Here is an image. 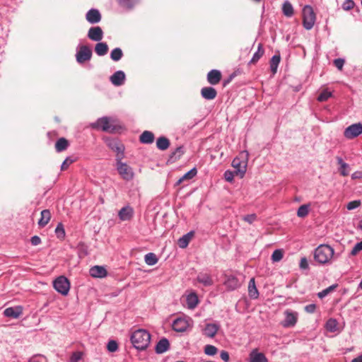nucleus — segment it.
<instances>
[{"label":"nucleus","instance_id":"f257e3e1","mask_svg":"<svg viewBox=\"0 0 362 362\" xmlns=\"http://www.w3.org/2000/svg\"><path fill=\"white\" fill-rule=\"evenodd\" d=\"M314 259L320 264H331L332 260L339 257L333 247L327 244L318 245L313 252Z\"/></svg>","mask_w":362,"mask_h":362},{"label":"nucleus","instance_id":"f03ea898","mask_svg":"<svg viewBox=\"0 0 362 362\" xmlns=\"http://www.w3.org/2000/svg\"><path fill=\"white\" fill-rule=\"evenodd\" d=\"M130 340L135 349L145 350L150 344L151 334L146 329H139L132 334Z\"/></svg>","mask_w":362,"mask_h":362},{"label":"nucleus","instance_id":"7ed1b4c3","mask_svg":"<svg viewBox=\"0 0 362 362\" xmlns=\"http://www.w3.org/2000/svg\"><path fill=\"white\" fill-rule=\"evenodd\" d=\"M113 119L107 117L99 118L92 127L95 129H100L102 131L108 133H115L121 127L113 124Z\"/></svg>","mask_w":362,"mask_h":362},{"label":"nucleus","instance_id":"20e7f679","mask_svg":"<svg viewBox=\"0 0 362 362\" xmlns=\"http://www.w3.org/2000/svg\"><path fill=\"white\" fill-rule=\"evenodd\" d=\"M123 158H116V168L123 180L130 181L134 178V173L132 167L122 161Z\"/></svg>","mask_w":362,"mask_h":362},{"label":"nucleus","instance_id":"39448f33","mask_svg":"<svg viewBox=\"0 0 362 362\" xmlns=\"http://www.w3.org/2000/svg\"><path fill=\"white\" fill-rule=\"evenodd\" d=\"M316 16L313 8L306 5L303 8V27L309 30H311L315 23Z\"/></svg>","mask_w":362,"mask_h":362},{"label":"nucleus","instance_id":"423d86ee","mask_svg":"<svg viewBox=\"0 0 362 362\" xmlns=\"http://www.w3.org/2000/svg\"><path fill=\"white\" fill-rule=\"evenodd\" d=\"M53 287L62 296H66L70 290V282L64 276H60L53 281Z\"/></svg>","mask_w":362,"mask_h":362},{"label":"nucleus","instance_id":"0eeeda50","mask_svg":"<svg viewBox=\"0 0 362 362\" xmlns=\"http://www.w3.org/2000/svg\"><path fill=\"white\" fill-rule=\"evenodd\" d=\"M107 146L116 153V158H124V146L117 139H105Z\"/></svg>","mask_w":362,"mask_h":362},{"label":"nucleus","instance_id":"6e6552de","mask_svg":"<svg viewBox=\"0 0 362 362\" xmlns=\"http://www.w3.org/2000/svg\"><path fill=\"white\" fill-rule=\"evenodd\" d=\"M92 57V51L87 45H81L76 54V59L78 64H83Z\"/></svg>","mask_w":362,"mask_h":362},{"label":"nucleus","instance_id":"1a4fd4ad","mask_svg":"<svg viewBox=\"0 0 362 362\" xmlns=\"http://www.w3.org/2000/svg\"><path fill=\"white\" fill-rule=\"evenodd\" d=\"M362 133V124L361 122L353 124L344 130V135L346 139H352Z\"/></svg>","mask_w":362,"mask_h":362},{"label":"nucleus","instance_id":"9d476101","mask_svg":"<svg viewBox=\"0 0 362 362\" xmlns=\"http://www.w3.org/2000/svg\"><path fill=\"white\" fill-rule=\"evenodd\" d=\"M285 319L282 322L284 327H293L296 325L298 320V313L296 312L286 310L284 312Z\"/></svg>","mask_w":362,"mask_h":362},{"label":"nucleus","instance_id":"9b49d317","mask_svg":"<svg viewBox=\"0 0 362 362\" xmlns=\"http://www.w3.org/2000/svg\"><path fill=\"white\" fill-rule=\"evenodd\" d=\"M220 329V325L218 322L216 323H207L204 328L202 329V334L205 337L209 338H214L217 334Z\"/></svg>","mask_w":362,"mask_h":362},{"label":"nucleus","instance_id":"f8f14e48","mask_svg":"<svg viewBox=\"0 0 362 362\" xmlns=\"http://www.w3.org/2000/svg\"><path fill=\"white\" fill-rule=\"evenodd\" d=\"M88 37L95 42H100L103 38V31L99 26L91 27L88 32Z\"/></svg>","mask_w":362,"mask_h":362},{"label":"nucleus","instance_id":"ddd939ff","mask_svg":"<svg viewBox=\"0 0 362 362\" xmlns=\"http://www.w3.org/2000/svg\"><path fill=\"white\" fill-rule=\"evenodd\" d=\"M101 18L100 11L96 8L90 9L86 15V21L91 24L99 23L101 21Z\"/></svg>","mask_w":362,"mask_h":362},{"label":"nucleus","instance_id":"4468645a","mask_svg":"<svg viewBox=\"0 0 362 362\" xmlns=\"http://www.w3.org/2000/svg\"><path fill=\"white\" fill-rule=\"evenodd\" d=\"M125 74L122 71H115L110 78V82L115 86H120L124 83Z\"/></svg>","mask_w":362,"mask_h":362},{"label":"nucleus","instance_id":"2eb2a0df","mask_svg":"<svg viewBox=\"0 0 362 362\" xmlns=\"http://www.w3.org/2000/svg\"><path fill=\"white\" fill-rule=\"evenodd\" d=\"M222 78L221 73L219 70L212 69L207 74V81L211 85L218 84Z\"/></svg>","mask_w":362,"mask_h":362},{"label":"nucleus","instance_id":"dca6fc26","mask_svg":"<svg viewBox=\"0 0 362 362\" xmlns=\"http://www.w3.org/2000/svg\"><path fill=\"white\" fill-rule=\"evenodd\" d=\"M134 215V209L130 206L122 207L118 212L119 218L122 221H129Z\"/></svg>","mask_w":362,"mask_h":362},{"label":"nucleus","instance_id":"f3484780","mask_svg":"<svg viewBox=\"0 0 362 362\" xmlns=\"http://www.w3.org/2000/svg\"><path fill=\"white\" fill-rule=\"evenodd\" d=\"M201 95L205 100H211L217 96V91L211 86L204 87L201 89Z\"/></svg>","mask_w":362,"mask_h":362},{"label":"nucleus","instance_id":"a211bd4d","mask_svg":"<svg viewBox=\"0 0 362 362\" xmlns=\"http://www.w3.org/2000/svg\"><path fill=\"white\" fill-rule=\"evenodd\" d=\"M225 286L230 291H234L240 286L239 279L235 276H228L224 282Z\"/></svg>","mask_w":362,"mask_h":362},{"label":"nucleus","instance_id":"6ab92c4d","mask_svg":"<svg viewBox=\"0 0 362 362\" xmlns=\"http://www.w3.org/2000/svg\"><path fill=\"white\" fill-rule=\"evenodd\" d=\"M90 275L94 278H104L107 276L106 269L103 266H93L90 269Z\"/></svg>","mask_w":362,"mask_h":362},{"label":"nucleus","instance_id":"aec40b11","mask_svg":"<svg viewBox=\"0 0 362 362\" xmlns=\"http://www.w3.org/2000/svg\"><path fill=\"white\" fill-rule=\"evenodd\" d=\"M172 327L175 332H183L187 329L188 323L185 319L177 318L173 321Z\"/></svg>","mask_w":362,"mask_h":362},{"label":"nucleus","instance_id":"412c9836","mask_svg":"<svg viewBox=\"0 0 362 362\" xmlns=\"http://www.w3.org/2000/svg\"><path fill=\"white\" fill-rule=\"evenodd\" d=\"M170 349V343L168 339L162 338L156 344L155 351L156 354H160L166 352Z\"/></svg>","mask_w":362,"mask_h":362},{"label":"nucleus","instance_id":"4be33fe9","mask_svg":"<svg viewBox=\"0 0 362 362\" xmlns=\"http://www.w3.org/2000/svg\"><path fill=\"white\" fill-rule=\"evenodd\" d=\"M23 312V308L21 306H17V307H11V308H6L4 313V315L8 317H11V318H18L21 314Z\"/></svg>","mask_w":362,"mask_h":362},{"label":"nucleus","instance_id":"5701e85b","mask_svg":"<svg viewBox=\"0 0 362 362\" xmlns=\"http://www.w3.org/2000/svg\"><path fill=\"white\" fill-rule=\"evenodd\" d=\"M40 218L38 220V226L43 228L47 225L51 219V212L49 209H44L41 211Z\"/></svg>","mask_w":362,"mask_h":362},{"label":"nucleus","instance_id":"b1692460","mask_svg":"<svg viewBox=\"0 0 362 362\" xmlns=\"http://www.w3.org/2000/svg\"><path fill=\"white\" fill-rule=\"evenodd\" d=\"M248 295L251 299H257L259 297V291L256 287L254 278L250 279L248 284Z\"/></svg>","mask_w":362,"mask_h":362},{"label":"nucleus","instance_id":"393cba45","mask_svg":"<svg viewBox=\"0 0 362 362\" xmlns=\"http://www.w3.org/2000/svg\"><path fill=\"white\" fill-rule=\"evenodd\" d=\"M250 362H268V360L264 354L259 353L255 349L250 354Z\"/></svg>","mask_w":362,"mask_h":362},{"label":"nucleus","instance_id":"a878e982","mask_svg":"<svg viewBox=\"0 0 362 362\" xmlns=\"http://www.w3.org/2000/svg\"><path fill=\"white\" fill-rule=\"evenodd\" d=\"M185 153L184 147L182 146L177 147L169 156L168 162L174 163L179 160Z\"/></svg>","mask_w":362,"mask_h":362},{"label":"nucleus","instance_id":"bb28decb","mask_svg":"<svg viewBox=\"0 0 362 362\" xmlns=\"http://www.w3.org/2000/svg\"><path fill=\"white\" fill-rule=\"evenodd\" d=\"M186 303L187 308L189 309H194L195 308L198 303H199V299L197 295L193 292L189 293L187 296L186 298Z\"/></svg>","mask_w":362,"mask_h":362},{"label":"nucleus","instance_id":"cd10ccee","mask_svg":"<svg viewBox=\"0 0 362 362\" xmlns=\"http://www.w3.org/2000/svg\"><path fill=\"white\" fill-rule=\"evenodd\" d=\"M154 139V134L150 131H144L139 136L140 142L145 144H152Z\"/></svg>","mask_w":362,"mask_h":362},{"label":"nucleus","instance_id":"c85d7f7f","mask_svg":"<svg viewBox=\"0 0 362 362\" xmlns=\"http://www.w3.org/2000/svg\"><path fill=\"white\" fill-rule=\"evenodd\" d=\"M170 140L164 136L158 137L156 140V147L160 151L168 149L170 147Z\"/></svg>","mask_w":362,"mask_h":362},{"label":"nucleus","instance_id":"c756f323","mask_svg":"<svg viewBox=\"0 0 362 362\" xmlns=\"http://www.w3.org/2000/svg\"><path fill=\"white\" fill-rule=\"evenodd\" d=\"M108 45L105 42H98L95 46V52L97 55L105 56L108 52Z\"/></svg>","mask_w":362,"mask_h":362},{"label":"nucleus","instance_id":"7c9ffc66","mask_svg":"<svg viewBox=\"0 0 362 362\" xmlns=\"http://www.w3.org/2000/svg\"><path fill=\"white\" fill-rule=\"evenodd\" d=\"M194 235V231H190L178 239V245L180 248H185Z\"/></svg>","mask_w":362,"mask_h":362},{"label":"nucleus","instance_id":"2f4dec72","mask_svg":"<svg viewBox=\"0 0 362 362\" xmlns=\"http://www.w3.org/2000/svg\"><path fill=\"white\" fill-rule=\"evenodd\" d=\"M338 165H339V171L341 175L346 176L349 175V165L346 163H345L343 159L339 157H336Z\"/></svg>","mask_w":362,"mask_h":362},{"label":"nucleus","instance_id":"473e14b6","mask_svg":"<svg viewBox=\"0 0 362 362\" xmlns=\"http://www.w3.org/2000/svg\"><path fill=\"white\" fill-rule=\"evenodd\" d=\"M197 281L202 284L204 286H209L213 284V280L211 276L208 274H199L197 277Z\"/></svg>","mask_w":362,"mask_h":362},{"label":"nucleus","instance_id":"72a5a7b5","mask_svg":"<svg viewBox=\"0 0 362 362\" xmlns=\"http://www.w3.org/2000/svg\"><path fill=\"white\" fill-rule=\"evenodd\" d=\"M69 143L68 140L64 137L59 138L55 144V150L57 152H62L67 149Z\"/></svg>","mask_w":362,"mask_h":362},{"label":"nucleus","instance_id":"f704fd0d","mask_svg":"<svg viewBox=\"0 0 362 362\" xmlns=\"http://www.w3.org/2000/svg\"><path fill=\"white\" fill-rule=\"evenodd\" d=\"M280 61L281 56L279 54H274L270 59V69L273 74H275L276 73Z\"/></svg>","mask_w":362,"mask_h":362},{"label":"nucleus","instance_id":"c9c22d12","mask_svg":"<svg viewBox=\"0 0 362 362\" xmlns=\"http://www.w3.org/2000/svg\"><path fill=\"white\" fill-rule=\"evenodd\" d=\"M264 53V49L263 48L262 44L259 43L257 47V51L254 53L251 60L249 64H256L259 59L263 56Z\"/></svg>","mask_w":362,"mask_h":362},{"label":"nucleus","instance_id":"e433bc0d","mask_svg":"<svg viewBox=\"0 0 362 362\" xmlns=\"http://www.w3.org/2000/svg\"><path fill=\"white\" fill-rule=\"evenodd\" d=\"M145 263L148 266H153L157 264L158 258L153 252H148L144 256Z\"/></svg>","mask_w":362,"mask_h":362},{"label":"nucleus","instance_id":"4c0bfd02","mask_svg":"<svg viewBox=\"0 0 362 362\" xmlns=\"http://www.w3.org/2000/svg\"><path fill=\"white\" fill-rule=\"evenodd\" d=\"M232 165L237 169V171L235 172L236 174H238V172L241 173V176L245 174L246 170V164L241 166V163L239 158H235L232 161Z\"/></svg>","mask_w":362,"mask_h":362},{"label":"nucleus","instance_id":"58836bf2","mask_svg":"<svg viewBox=\"0 0 362 362\" xmlns=\"http://www.w3.org/2000/svg\"><path fill=\"white\" fill-rule=\"evenodd\" d=\"M120 6L127 9H132L139 0H117Z\"/></svg>","mask_w":362,"mask_h":362},{"label":"nucleus","instance_id":"ea45409f","mask_svg":"<svg viewBox=\"0 0 362 362\" xmlns=\"http://www.w3.org/2000/svg\"><path fill=\"white\" fill-rule=\"evenodd\" d=\"M57 238L61 240H64L66 236L64 227L62 223H59L54 230Z\"/></svg>","mask_w":362,"mask_h":362},{"label":"nucleus","instance_id":"a19ab883","mask_svg":"<svg viewBox=\"0 0 362 362\" xmlns=\"http://www.w3.org/2000/svg\"><path fill=\"white\" fill-rule=\"evenodd\" d=\"M123 57V52L119 47L113 49L110 53V58L115 62L119 61Z\"/></svg>","mask_w":362,"mask_h":362},{"label":"nucleus","instance_id":"79ce46f5","mask_svg":"<svg viewBox=\"0 0 362 362\" xmlns=\"http://www.w3.org/2000/svg\"><path fill=\"white\" fill-rule=\"evenodd\" d=\"M283 13L287 17H291L293 15V8L288 1H285L282 7Z\"/></svg>","mask_w":362,"mask_h":362},{"label":"nucleus","instance_id":"37998d69","mask_svg":"<svg viewBox=\"0 0 362 362\" xmlns=\"http://www.w3.org/2000/svg\"><path fill=\"white\" fill-rule=\"evenodd\" d=\"M337 325H338V322H337V320L330 318L327 321L325 327L327 331L334 332L337 331Z\"/></svg>","mask_w":362,"mask_h":362},{"label":"nucleus","instance_id":"c03bdc74","mask_svg":"<svg viewBox=\"0 0 362 362\" xmlns=\"http://www.w3.org/2000/svg\"><path fill=\"white\" fill-rule=\"evenodd\" d=\"M310 205L309 204H303L301 205L298 211L297 216L300 218H305L308 216L309 213Z\"/></svg>","mask_w":362,"mask_h":362},{"label":"nucleus","instance_id":"a18cd8bd","mask_svg":"<svg viewBox=\"0 0 362 362\" xmlns=\"http://www.w3.org/2000/svg\"><path fill=\"white\" fill-rule=\"evenodd\" d=\"M283 257L284 252L282 250L276 249L273 252L271 259L273 262H278L282 259Z\"/></svg>","mask_w":362,"mask_h":362},{"label":"nucleus","instance_id":"49530a36","mask_svg":"<svg viewBox=\"0 0 362 362\" xmlns=\"http://www.w3.org/2000/svg\"><path fill=\"white\" fill-rule=\"evenodd\" d=\"M197 174V170L196 168H192L187 173H186L184 175L181 177V180H189L194 177Z\"/></svg>","mask_w":362,"mask_h":362},{"label":"nucleus","instance_id":"de8ad7c7","mask_svg":"<svg viewBox=\"0 0 362 362\" xmlns=\"http://www.w3.org/2000/svg\"><path fill=\"white\" fill-rule=\"evenodd\" d=\"M217 351L218 349L214 345L207 344L204 346V353L208 356H214L217 354Z\"/></svg>","mask_w":362,"mask_h":362},{"label":"nucleus","instance_id":"09e8293b","mask_svg":"<svg viewBox=\"0 0 362 362\" xmlns=\"http://www.w3.org/2000/svg\"><path fill=\"white\" fill-rule=\"evenodd\" d=\"M332 96V93L327 90H322L320 94L317 96V100L319 102L327 101Z\"/></svg>","mask_w":362,"mask_h":362},{"label":"nucleus","instance_id":"8fccbe9b","mask_svg":"<svg viewBox=\"0 0 362 362\" xmlns=\"http://www.w3.org/2000/svg\"><path fill=\"white\" fill-rule=\"evenodd\" d=\"M337 287V285H332L327 288L322 290V291L319 292L317 296L320 298H322L327 296L331 291H334V288Z\"/></svg>","mask_w":362,"mask_h":362},{"label":"nucleus","instance_id":"3c124183","mask_svg":"<svg viewBox=\"0 0 362 362\" xmlns=\"http://www.w3.org/2000/svg\"><path fill=\"white\" fill-rule=\"evenodd\" d=\"M355 6L354 0H345L341 5V8L344 11H350Z\"/></svg>","mask_w":362,"mask_h":362},{"label":"nucleus","instance_id":"603ef678","mask_svg":"<svg viewBox=\"0 0 362 362\" xmlns=\"http://www.w3.org/2000/svg\"><path fill=\"white\" fill-rule=\"evenodd\" d=\"M107 349L110 352H115L118 349V344L115 340H110L107 345Z\"/></svg>","mask_w":362,"mask_h":362},{"label":"nucleus","instance_id":"864d4df0","mask_svg":"<svg viewBox=\"0 0 362 362\" xmlns=\"http://www.w3.org/2000/svg\"><path fill=\"white\" fill-rule=\"evenodd\" d=\"M83 353L81 351L74 352L70 357V362H78L82 359Z\"/></svg>","mask_w":362,"mask_h":362},{"label":"nucleus","instance_id":"5fc2aeb1","mask_svg":"<svg viewBox=\"0 0 362 362\" xmlns=\"http://www.w3.org/2000/svg\"><path fill=\"white\" fill-rule=\"evenodd\" d=\"M362 250V240L361 242L357 243L354 247L352 248L350 255L351 256L356 255L360 251Z\"/></svg>","mask_w":362,"mask_h":362},{"label":"nucleus","instance_id":"6e6d98bb","mask_svg":"<svg viewBox=\"0 0 362 362\" xmlns=\"http://www.w3.org/2000/svg\"><path fill=\"white\" fill-rule=\"evenodd\" d=\"M74 162V159L71 158V157H67L64 160L61 165V170H66L71 164H72Z\"/></svg>","mask_w":362,"mask_h":362},{"label":"nucleus","instance_id":"4d7b16f0","mask_svg":"<svg viewBox=\"0 0 362 362\" xmlns=\"http://www.w3.org/2000/svg\"><path fill=\"white\" fill-rule=\"evenodd\" d=\"M361 204V202L360 200L351 201L347 204L346 208L348 210H353V209H356L357 207L360 206Z\"/></svg>","mask_w":362,"mask_h":362},{"label":"nucleus","instance_id":"13d9d810","mask_svg":"<svg viewBox=\"0 0 362 362\" xmlns=\"http://www.w3.org/2000/svg\"><path fill=\"white\" fill-rule=\"evenodd\" d=\"M28 362H47V359L45 356L38 355L30 358Z\"/></svg>","mask_w":362,"mask_h":362},{"label":"nucleus","instance_id":"bf43d9fd","mask_svg":"<svg viewBox=\"0 0 362 362\" xmlns=\"http://www.w3.org/2000/svg\"><path fill=\"white\" fill-rule=\"evenodd\" d=\"M344 62V59L341 58L335 59L334 60V64L339 70H341L343 69Z\"/></svg>","mask_w":362,"mask_h":362},{"label":"nucleus","instance_id":"052dcab7","mask_svg":"<svg viewBox=\"0 0 362 362\" xmlns=\"http://www.w3.org/2000/svg\"><path fill=\"white\" fill-rule=\"evenodd\" d=\"M224 178L226 181L232 182L234 179V173L230 170H226L224 173Z\"/></svg>","mask_w":362,"mask_h":362},{"label":"nucleus","instance_id":"680f3d73","mask_svg":"<svg viewBox=\"0 0 362 362\" xmlns=\"http://www.w3.org/2000/svg\"><path fill=\"white\" fill-rule=\"evenodd\" d=\"M243 219L251 224L257 219V216L255 214H248L245 216Z\"/></svg>","mask_w":362,"mask_h":362},{"label":"nucleus","instance_id":"e2e57ef3","mask_svg":"<svg viewBox=\"0 0 362 362\" xmlns=\"http://www.w3.org/2000/svg\"><path fill=\"white\" fill-rule=\"evenodd\" d=\"M299 267L301 269H308L309 268L308 262L306 257L301 258L299 264Z\"/></svg>","mask_w":362,"mask_h":362},{"label":"nucleus","instance_id":"0e129e2a","mask_svg":"<svg viewBox=\"0 0 362 362\" xmlns=\"http://www.w3.org/2000/svg\"><path fill=\"white\" fill-rule=\"evenodd\" d=\"M316 305L314 303L307 305L305 307V310L308 313H313L315 312Z\"/></svg>","mask_w":362,"mask_h":362},{"label":"nucleus","instance_id":"69168bd1","mask_svg":"<svg viewBox=\"0 0 362 362\" xmlns=\"http://www.w3.org/2000/svg\"><path fill=\"white\" fill-rule=\"evenodd\" d=\"M30 243L33 246H36L41 243V239L39 236L34 235L31 238Z\"/></svg>","mask_w":362,"mask_h":362},{"label":"nucleus","instance_id":"338daca9","mask_svg":"<svg viewBox=\"0 0 362 362\" xmlns=\"http://www.w3.org/2000/svg\"><path fill=\"white\" fill-rule=\"evenodd\" d=\"M220 357L225 362H228L230 360L229 354L225 350L221 351Z\"/></svg>","mask_w":362,"mask_h":362},{"label":"nucleus","instance_id":"774afa93","mask_svg":"<svg viewBox=\"0 0 362 362\" xmlns=\"http://www.w3.org/2000/svg\"><path fill=\"white\" fill-rule=\"evenodd\" d=\"M362 178V171L358 170L352 173L351 179L356 180Z\"/></svg>","mask_w":362,"mask_h":362}]
</instances>
